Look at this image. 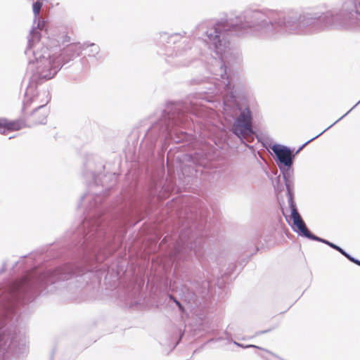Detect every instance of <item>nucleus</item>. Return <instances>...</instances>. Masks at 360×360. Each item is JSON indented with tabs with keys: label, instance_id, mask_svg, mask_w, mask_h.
<instances>
[{
	"label": "nucleus",
	"instance_id": "f257e3e1",
	"mask_svg": "<svg viewBox=\"0 0 360 360\" xmlns=\"http://www.w3.org/2000/svg\"><path fill=\"white\" fill-rule=\"evenodd\" d=\"M84 175L92 179L88 185L89 191L81 197L79 204L83 206L88 202L85 205L87 216L72 233L68 250L71 262L57 266L61 279L69 280L86 271L99 270L98 264L121 247L127 225L139 212L132 194H122L118 199L120 204L112 210L104 208V198L116 181L115 174L101 177L91 171Z\"/></svg>",
	"mask_w": 360,
	"mask_h": 360
},
{
	"label": "nucleus",
	"instance_id": "f03ea898",
	"mask_svg": "<svg viewBox=\"0 0 360 360\" xmlns=\"http://www.w3.org/2000/svg\"><path fill=\"white\" fill-rule=\"evenodd\" d=\"M37 254L25 257L26 261L15 262V266H22L24 274L18 278L8 280L0 287V360L8 355L20 357L29 352V342L25 329L15 325L17 309L32 302L40 293L53 291L49 286L59 281L58 267L44 270L36 261Z\"/></svg>",
	"mask_w": 360,
	"mask_h": 360
},
{
	"label": "nucleus",
	"instance_id": "7ed1b4c3",
	"mask_svg": "<svg viewBox=\"0 0 360 360\" xmlns=\"http://www.w3.org/2000/svg\"><path fill=\"white\" fill-rule=\"evenodd\" d=\"M193 202H184L181 205L174 202V207L169 217L174 224L165 231L166 235L160 245L166 246L165 254L175 264L176 271L178 264L187 259L192 252L200 259L202 255L204 243L203 231L206 219L202 211L192 206Z\"/></svg>",
	"mask_w": 360,
	"mask_h": 360
},
{
	"label": "nucleus",
	"instance_id": "20e7f679",
	"mask_svg": "<svg viewBox=\"0 0 360 360\" xmlns=\"http://www.w3.org/2000/svg\"><path fill=\"white\" fill-rule=\"evenodd\" d=\"M203 110L193 102L179 101L167 105L161 117L148 129L145 134L144 143L150 150L155 147L160 139L163 141L162 147H166L170 141L176 143H185L189 146L195 140L194 136L179 128H186L193 122L192 116L201 117Z\"/></svg>",
	"mask_w": 360,
	"mask_h": 360
},
{
	"label": "nucleus",
	"instance_id": "39448f33",
	"mask_svg": "<svg viewBox=\"0 0 360 360\" xmlns=\"http://www.w3.org/2000/svg\"><path fill=\"white\" fill-rule=\"evenodd\" d=\"M25 55H32L34 59L30 60L27 68V75H30V85L25 92L27 96L29 91L33 89V84L42 83L52 79L62 68L63 64L58 61L53 47H48L41 43L40 35L33 29L30 30Z\"/></svg>",
	"mask_w": 360,
	"mask_h": 360
},
{
	"label": "nucleus",
	"instance_id": "423d86ee",
	"mask_svg": "<svg viewBox=\"0 0 360 360\" xmlns=\"http://www.w3.org/2000/svg\"><path fill=\"white\" fill-rule=\"evenodd\" d=\"M160 37L162 41H166L168 44L166 47L165 60L171 65L176 68L188 67L198 59L199 51L197 48L193 46L191 40L181 42V34H169L167 32H162Z\"/></svg>",
	"mask_w": 360,
	"mask_h": 360
},
{
	"label": "nucleus",
	"instance_id": "0eeeda50",
	"mask_svg": "<svg viewBox=\"0 0 360 360\" xmlns=\"http://www.w3.org/2000/svg\"><path fill=\"white\" fill-rule=\"evenodd\" d=\"M169 288L172 292L178 294L190 310H193L207 299L210 283L206 280L192 281L187 279L185 283L181 285V288H179L176 282L170 281Z\"/></svg>",
	"mask_w": 360,
	"mask_h": 360
},
{
	"label": "nucleus",
	"instance_id": "6e6552de",
	"mask_svg": "<svg viewBox=\"0 0 360 360\" xmlns=\"http://www.w3.org/2000/svg\"><path fill=\"white\" fill-rule=\"evenodd\" d=\"M214 155L212 148L208 145H204L198 149L193 154H185L183 156V163L180 170L183 176H195L198 172V167H212V160Z\"/></svg>",
	"mask_w": 360,
	"mask_h": 360
},
{
	"label": "nucleus",
	"instance_id": "1a4fd4ad",
	"mask_svg": "<svg viewBox=\"0 0 360 360\" xmlns=\"http://www.w3.org/2000/svg\"><path fill=\"white\" fill-rule=\"evenodd\" d=\"M271 149L274 153V160L283 175L285 182L286 193L293 191V174L292 168L295 155H292V150L283 145L274 144Z\"/></svg>",
	"mask_w": 360,
	"mask_h": 360
},
{
	"label": "nucleus",
	"instance_id": "9d476101",
	"mask_svg": "<svg viewBox=\"0 0 360 360\" xmlns=\"http://www.w3.org/2000/svg\"><path fill=\"white\" fill-rule=\"evenodd\" d=\"M286 193L288 206L290 210V219L292 221V224H290L292 230L299 236L310 239L313 233L309 230L297 210L296 203L294 200V191Z\"/></svg>",
	"mask_w": 360,
	"mask_h": 360
},
{
	"label": "nucleus",
	"instance_id": "9b49d317",
	"mask_svg": "<svg viewBox=\"0 0 360 360\" xmlns=\"http://www.w3.org/2000/svg\"><path fill=\"white\" fill-rule=\"evenodd\" d=\"M174 190L173 186H165L158 185L155 181H152L148 191V207L152 208L157 202L167 198Z\"/></svg>",
	"mask_w": 360,
	"mask_h": 360
},
{
	"label": "nucleus",
	"instance_id": "f8f14e48",
	"mask_svg": "<svg viewBox=\"0 0 360 360\" xmlns=\"http://www.w3.org/2000/svg\"><path fill=\"white\" fill-rule=\"evenodd\" d=\"M82 52V44L71 43L64 47L60 53L56 56L58 61H60L63 66L77 58Z\"/></svg>",
	"mask_w": 360,
	"mask_h": 360
},
{
	"label": "nucleus",
	"instance_id": "ddd939ff",
	"mask_svg": "<svg viewBox=\"0 0 360 360\" xmlns=\"http://www.w3.org/2000/svg\"><path fill=\"white\" fill-rule=\"evenodd\" d=\"M253 115L250 107L244 103V140L253 138L255 134L252 128Z\"/></svg>",
	"mask_w": 360,
	"mask_h": 360
},
{
	"label": "nucleus",
	"instance_id": "4468645a",
	"mask_svg": "<svg viewBox=\"0 0 360 360\" xmlns=\"http://www.w3.org/2000/svg\"><path fill=\"white\" fill-rule=\"evenodd\" d=\"M41 7L42 3L39 0L36 1L32 5V10L34 15V24L37 23V25L36 27L33 26L32 30L34 29L37 32L39 35L40 34L39 33L38 30H42L45 24V22L43 20H41V17L39 16V12Z\"/></svg>",
	"mask_w": 360,
	"mask_h": 360
},
{
	"label": "nucleus",
	"instance_id": "2eb2a0df",
	"mask_svg": "<svg viewBox=\"0 0 360 360\" xmlns=\"http://www.w3.org/2000/svg\"><path fill=\"white\" fill-rule=\"evenodd\" d=\"M21 129V122L19 121H8L4 118H0V129H3L2 134L6 130L15 131Z\"/></svg>",
	"mask_w": 360,
	"mask_h": 360
},
{
	"label": "nucleus",
	"instance_id": "dca6fc26",
	"mask_svg": "<svg viewBox=\"0 0 360 360\" xmlns=\"http://www.w3.org/2000/svg\"><path fill=\"white\" fill-rule=\"evenodd\" d=\"M82 51L86 50V54L89 57L96 58V60L100 59V56L98 57L100 52V47L98 45L94 43L85 42L82 44Z\"/></svg>",
	"mask_w": 360,
	"mask_h": 360
},
{
	"label": "nucleus",
	"instance_id": "f3484780",
	"mask_svg": "<svg viewBox=\"0 0 360 360\" xmlns=\"http://www.w3.org/2000/svg\"><path fill=\"white\" fill-rule=\"evenodd\" d=\"M342 119H340V117L336 120L335 122H333L332 124H330L328 127H327L326 129H324L323 131H321L320 134H319L318 135H316V136L311 138V139H309V141H307V142H305L304 143H303L296 151L295 153H294L295 155V157L311 141H314V139H316V138H318L319 136H320L321 134H323L326 131H327L328 129H330V127H332L333 125H335L337 122H338L340 120H341ZM292 155H293V153H292Z\"/></svg>",
	"mask_w": 360,
	"mask_h": 360
},
{
	"label": "nucleus",
	"instance_id": "a211bd4d",
	"mask_svg": "<svg viewBox=\"0 0 360 360\" xmlns=\"http://www.w3.org/2000/svg\"><path fill=\"white\" fill-rule=\"evenodd\" d=\"M168 298L169 300L174 302L176 305L177 306L179 311L182 314H184L186 311L184 306L182 304V303L172 294H168Z\"/></svg>",
	"mask_w": 360,
	"mask_h": 360
},
{
	"label": "nucleus",
	"instance_id": "6ab92c4d",
	"mask_svg": "<svg viewBox=\"0 0 360 360\" xmlns=\"http://www.w3.org/2000/svg\"><path fill=\"white\" fill-rule=\"evenodd\" d=\"M335 247L336 248H335L334 250H337L338 252H339L341 255H342L343 256H345L347 259H349L350 262H353L354 264H355V262H356L357 259L352 257V255H350L349 253H347L344 249H342L341 247L335 245Z\"/></svg>",
	"mask_w": 360,
	"mask_h": 360
},
{
	"label": "nucleus",
	"instance_id": "aec40b11",
	"mask_svg": "<svg viewBox=\"0 0 360 360\" xmlns=\"http://www.w3.org/2000/svg\"><path fill=\"white\" fill-rule=\"evenodd\" d=\"M70 37H69L66 34H63L61 36L58 37V39H57V43L58 45L60 44H65V43L70 42Z\"/></svg>",
	"mask_w": 360,
	"mask_h": 360
},
{
	"label": "nucleus",
	"instance_id": "412c9836",
	"mask_svg": "<svg viewBox=\"0 0 360 360\" xmlns=\"http://www.w3.org/2000/svg\"><path fill=\"white\" fill-rule=\"evenodd\" d=\"M309 240L321 242V243H324V244H326L327 245L329 244V242H330L329 240H328L326 239H324V238H320V237L314 235V233L312 234V236H311V237L310 238Z\"/></svg>",
	"mask_w": 360,
	"mask_h": 360
},
{
	"label": "nucleus",
	"instance_id": "4be33fe9",
	"mask_svg": "<svg viewBox=\"0 0 360 360\" xmlns=\"http://www.w3.org/2000/svg\"><path fill=\"white\" fill-rule=\"evenodd\" d=\"M233 343L236 345H237L238 347H242V348H250V347H252V348H257V349H259L264 350V349L262 347H260L255 345H244L238 343V342H237L236 341H234Z\"/></svg>",
	"mask_w": 360,
	"mask_h": 360
},
{
	"label": "nucleus",
	"instance_id": "5701e85b",
	"mask_svg": "<svg viewBox=\"0 0 360 360\" xmlns=\"http://www.w3.org/2000/svg\"><path fill=\"white\" fill-rule=\"evenodd\" d=\"M46 120V115L44 114L43 116L37 121H36L37 124H45Z\"/></svg>",
	"mask_w": 360,
	"mask_h": 360
},
{
	"label": "nucleus",
	"instance_id": "b1692460",
	"mask_svg": "<svg viewBox=\"0 0 360 360\" xmlns=\"http://www.w3.org/2000/svg\"><path fill=\"white\" fill-rule=\"evenodd\" d=\"M271 330V329H267V330H259V331L255 333L254 336H258V335L266 333H268V332H269Z\"/></svg>",
	"mask_w": 360,
	"mask_h": 360
},
{
	"label": "nucleus",
	"instance_id": "393cba45",
	"mask_svg": "<svg viewBox=\"0 0 360 360\" xmlns=\"http://www.w3.org/2000/svg\"><path fill=\"white\" fill-rule=\"evenodd\" d=\"M360 103V100L349 110L347 111L345 115H343L340 119H342L343 117H345L346 115H347L357 105H359Z\"/></svg>",
	"mask_w": 360,
	"mask_h": 360
},
{
	"label": "nucleus",
	"instance_id": "a878e982",
	"mask_svg": "<svg viewBox=\"0 0 360 360\" xmlns=\"http://www.w3.org/2000/svg\"><path fill=\"white\" fill-rule=\"evenodd\" d=\"M6 265L4 264L1 269H0V274H3L6 271Z\"/></svg>",
	"mask_w": 360,
	"mask_h": 360
},
{
	"label": "nucleus",
	"instance_id": "bb28decb",
	"mask_svg": "<svg viewBox=\"0 0 360 360\" xmlns=\"http://www.w3.org/2000/svg\"><path fill=\"white\" fill-rule=\"evenodd\" d=\"M335 245H336V244H335V243H332V242H330H330H329V244H328V245L329 247H330L331 248L335 249V248H336Z\"/></svg>",
	"mask_w": 360,
	"mask_h": 360
},
{
	"label": "nucleus",
	"instance_id": "cd10ccee",
	"mask_svg": "<svg viewBox=\"0 0 360 360\" xmlns=\"http://www.w3.org/2000/svg\"><path fill=\"white\" fill-rule=\"evenodd\" d=\"M44 105H41L38 106L37 108H36L34 109V110L33 113H35V112H36L37 110H40V109L43 108H44Z\"/></svg>",
	"mask_w": 360,
	"mask_h": 360
},
{
	"label": "nucleus",
	"instance_id": "c85d7f7f",
	"mask_svg": "<svg viewBox=\"0 0 360 360\" xmlns=\"http://www.w3.org/2000/svg\"><path fill=\"white\" fill-rule=\"evenodd\" d=\"M202 82H204V79H200V80L193 79V83L194 84H200V83H201Z\"/></svg>",
	"mask_w": 360,
	"mask_h": 360
},
{
	"label": "nucleus",
	"instance_id": "c756f323",
	"mask_svg": "<svg viewBox=\"0 0 360 360\" xmlns=\"http://www.w3.org/2000/svg\"><path fill=\"white\" fill-rule=\"evenodd\" d=\"M183 335H184V333H182L181 334V336H180V338H179V339H181V338H182V336H183ZM179 341H180V340H179V341L176 343V345H174V348L176 346V345L179 343Z\"/></svg>",
	"mask_w": 360,
	"mask_h": 360
},
{
	"label": "nucleus",
	"instance_id": "7c9ffc66",
	"mask_svg": "<svg viewBox=\"0 0 360 360\" xmlns=\"http://www.w3.org/2000/svg\"><path fill=\"white\" fill-rule=\"evenodd\" d=\"M29 101H30V98H28L27 101H25L23 102V105H27V104L29 103Z\"/></svg>",
	"mask_w": 360,
	"mask_h": 360
},
{
	"label": "nucleus",
	"instance_id": "2f4dec72",
	"mask_svg": "<svg viewBox=\"0 0 360 360\" xmlns=\"http://www.w3.org/2000/svg\"><path fill=\"white\" fill-rule=\"evenodd\" d=\"M355 264L360 266V260L357 259L356 262H355Z\"/></svg>",
	"mask_w": 360,
	"mask_h": 360
},
{
	"label": "nucleus",
	"instance_id": "473e14b6",
	"mask_svg": "<svg viewBox=\"0 0 360 360\" xmlns=\"http://www.w3.org/2000/svg\"><path fill=\"white\" fill-rule=\"evenodd\" d=\"M104 167H105L104 165H100L101 169H104Z\"/></svg>",
	"mask_w": 360,
	"mask_h": 360
}]
</instances>
